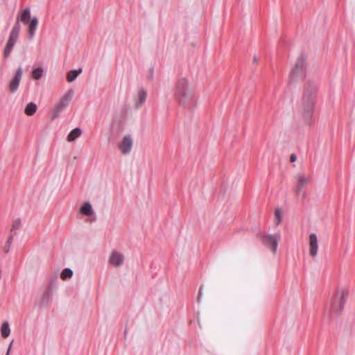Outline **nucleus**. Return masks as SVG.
Listing matches in <instances>:
<instances>
[{
  "mask_svg": "<svg viewBox=\"0 0 355 355\" xmlns=\"http://www.w3.org/2000/svg\"><path fill=\"white\" fill-rule=\"evenodd\" d=\"M82 73V69L78 70H71L67 74V80L71 83L77 78V76Z\"/></svg>",
  "mask_w": 355,
  "mask_h": 355,
  "instance_id": "obj_17",
  "label": "nucleus"
},
{
  "mask_svg": "<svg viewBox=\"0 0 355 355\" xmlns=\"http://www.w3.org/2000/svg\"><path fill=\"white\" fill-rule=\"evenodd\" d=\"M10 329L8 322H4L1 327V334L3 338H6L9 336Z\"/></svg>",
  "mask_w": 355,
  "mask_h": 355,
  "instance_id": "obj_20",
  "label": "nucleus"
},
{
  "mask_svg": "<svg viewBox=\"0 0 355 355\" xmlns=\"http://www.w3.org/2000/svg\"><path fill=\"white\" fill-rule=\"evenodd\" d=\"M253 60H254V62H257V58H256V57H254Z\"/></svg>",
  "mask_w": 355,
  "mask_h": 355,
  "instance_id": "obj_29",
  "label": "nucleus"
},
{
  "mask_svg": "<svg viewBox=\"0 0 355 355\" xmlns=\"http://www.w3.org/2000/svg\"><path fill=\"white\" fill-rule=\"evenodd\" d=\"M43 74V69L41 67H37L33 70L32 71V77L35 80H39L41 78Z\"/></svg>",
  "mask_w": 355,
  "mask_h": 355,
  "instance_id": "obj_21",
  "label": "nucleus"
},
{
  "mask_svg": "<svg viewBox=\"0 0 355 355\" xmlns=\"http://www.w3.org/2000/svg\"><path fill=\"white\" fill-rule=\"evenodd\" d=\"M82 131L80 128H76L72 130L67 136V141L69 142H72L75 141L77 138H78L81 135Z\"/></svg>",
  "mask_w": 355,
  "mask_h": 355,
  "instance_id": "obj_16",
  "label": "nucleus"
},
{
  "mask_svg": "<svg viewBox=\"0 0 355 355\" xmlns=\"http://www.w3.org/2000/svg\"><path fill=\"white\" fill-rule=\"evenodd\" d=\"M310 180L309 176H305L304 175H299L297 176V190L299 191L301 189H302L304 186H306Z\"/></svg>",
  "mask_w": 355,
  "mask_h": 355,
  "instance_id": "obj_14",
  "label": "nucleus"
},
{
  "mask_svg": "<svg viewBox=\"0 0 355 355\" xmlns=\"http://www.w3.org/2000/svg\"><path fill=\"white\" fill-rule=\"evenodd\" d=\"M10 347H11V345L9 346L8 349V352H7V353H6V355H9L10 350Z\"/></svg>",
  "mask_w": 355,
  "mask_h": 355,
  "instance_id": "obj_27",
  "label": "nucleus"
},
{
  "mask_svg": "<svg viewBox=\"0 0 355 355\" xmlns=\"http://www.w3.org/2000/svg\"><path fill=\"white\" fill-rule=\"evenodd\" d=\"M297 159V157L294 154H292L291 156H290V161L291 162H295Z\"/></svg>",
  "mask_w": 355,
  "mask_h": 355,
  "instance_id": "obj_26",
  "label": "nucleus"
},
{
  "mask_svg": "<svg viewBox=\"0 0 355 355\" xmlns=\"http://www.w3.org/2000/svg\"><path fill=\"white\" fill-rule=\"evenodd\" d=\"M318 238L315 234L309 235V254L312 257H315L318 254Z\"/></svg>",
  "mask_w": 355,
  "mask_h": 355,
  "instance_id": "obj_9",
  "label": "nucleus"
},
{
  "mask_svg": "<svg viewBox=\"0 0 355 355\" xmlns=\"http://www.w3.org/2000/svg\"><path fill=\"white\" fill-rule=\"evenodd\" d=\"M304 71V62L302 60H298L294 68L292 69L291 76L292 78L302 76Z\"/></svg>",
  "mask_w": 355,
  "mask_h": 355,
  "instance_id": "obj_11",
  "label": "nucleus"
},
{
  "mask_svg": "<svg viewBox=\"0 0 355 355\" xmlns=\"http://www.w3.org/2000/svg\"><path fill=\"white\" fill-rule=\"evenodd\" d=\"M73 95L72 90H69L58 102L52 110V119H55L69 105Z\"/></svg>",
  "mask_w": 355,
  "mask_h": 355,
  "instance_id": "obj_5",
  "label": "nucleus"
},
{
  "mask_svg": "<svg viewBox=\"0 0 355 355\" xmlns=\"http://www.w3.org/2000/svg\"><path fill=\"white\" fill-rule=\"evenodd\" d=\"M147 96L146 92L144 89L139 90L137 98L135 99V106L140 107L146 101Z\"/></svg>",
  "mask_w": 355,
  "mask_h": 355,
  "instance_id": "obj_13",
  "label": "nucleus"
},
{
  "mask_svg": "<svg viewBox=\"0 0 355 355\" xmlns=\"http://www.w3.org/2000/svg\"><path fill=\"white\" fill-rule=\"evenodd\" d=\"M315 103V90L307 89L304 92L302 101V115L308 125H311Z\"/></svg>",
  "mask_w": 355,
  "mask_h": 355,
  "instance_id": "obj_2",
  "label": "nucleus"
},
{
  "mask_svg": "<svg viewBox=\"0 0 355 355\" xmlns=\"http://www.w3.org/2000/svg\"><path fill=\"white\" fill-rule=\"evenodd\" d=\"M280 239V235L276 234L274 235H268L265 237L264 241L267 246L275 253L277 250L278 241Z\"/></svg>",
  "mask_w": 355,
  "mask_h": 355,
  "instance_id": "obj_7",
  "label": "nucleus"
},
{
  "mask_svg": "<svg viewBox=\"0 0 355 355\" xmlns=\"http://www.w3.org/2000/svg\"><path fill=\"white\" fill-rule=\"evenodd\" d=\"M174 98L178 104L184 109L191 110L197 105V96L184 78L178 80L174 89Z\"/></svg>",
  "mask_w": 355,
  "mask_h": 355,
  "instance_id": "obj_1",
  "label": "nucleus"
},
{
  "mask_svg": "<svg viewBox=\"0 0 355 355\" xmlns=\"http://www.w3.org/2000/svg\"><path fill=\"white\" fill-rule=\"evenodd\" d=\"M201 293H202V288H200V289L199 291V296H198V297L200 296Z\"/></svg>",
  "mask_w": 355,
  "mask_h": 355,
  "instance_id": "obj_28",
  "label": "nucleus"
},
{
  "mask_svg": "<svg viewBox=\"0 0 355 355\" xmlns=\"http://www.w3.org/2000/svg\"><path fill=\"white\" fill-rule=\"evenodd\" d=\"M37 110V105L33 103H29L25 107L24 112L28 116L33 115Z\"/></svg>",
  "mask_w": 355,
  "mask_h": 355,
  "instance_id": "obj_19",
  "label": "nucleus"
},
{
  "mask_svg": "<svg viewBox=\"0 0 355 355\" xmlns=\"http://www.w3.org/2000/svg\"><path fill=\"white\" fill-rule=\"evenodd\" d=\"M123 255L118 252H113L110 256L109 263L114 267H119L123 262Z\"/></svg>",
  "mask_w": 355,
  "mask_h": 355,
  "instance_id": "obj_10",
  "label": "nucleus"
},
{
  "mask_svg": "<svg viewBox=\"0 0 355 355\" xmlns=\"http://www.w3.org/2000/svg\"><path fill=\"white\" fill-rule=\"evenodd\" d=\"M72 275L73 271L69 268H65L61 272L60 277L62 280H65L68 278H71Z\"/></svg>",
  "mask_w": 355,
  "mask_h": 355,
  "instance_id": "obj_22",
  "label": "nucleus"
},
{
  "mask_svg": "<svg viewBox=\"0 0 355 355\" xmlns=\"http://www.w3.org/2000/svg\"><path fill=\"white\" fill-rule=\"evenodd\" d=\"M348 295L349 291L345 288L337 291L331 301V314H338L343 309Z\"/></svg>",
  "mask_w": 355,
  "mask_h": 355,
  "instance_id": "obj_3",
  "label": "nucleus"
},
{
  "mask_svg": "<svg viewBox=\"0 0 355 355\" xmlns=\"http://www.w3.org/2000/svg\"><path fill=\"white\" fill-rule=\"evenodd\" d=\"M132 147V139L130 136H125L119 144V148L123 154H128Z\"/></svg>",
  "mask_w": 355,
  "mask_h": 355,
  "instance_id": "obj_6",
  "label": "nucleus"
},
{
  "mask_svg": "<svg viewBox=\"0 0 355 355\" xmlns=\"http://www.w3.org/2000/svg\"><path fill=\"white\" fill-rule=\"evenodd\" d=\"M20 30L21 27L19 23L16 22L10 33L8 40L4 49L3 55L5 58L8 57L11 53L12 48L18 39Z\"/></svg>",
  "mask_w": 355,
  "mask_h": 355,
  "instance_id": "obj_4",
  "label": "nucleus"
},
{
  "mask_svg": "<svg viewBox=\"0 0 355 355\" xmlns=\"http://www.w3.org/2000/svg\"><path fill=\"white\" fill-rule=\"evenodd\" d=\"M12 242V236H9V238L8 239L4 247H3V251L7 253L9 250H10V245H11V243Z\"/></svg>",
  "mask_w": 355,
  "mask_h": 355,
  "instance_id": "obj_24",
  "label": "nucleus"
},
{
  "mask_svg": "<svg viewBox=\"0 0 355 355\" xmlns=\"http://www.w3.org/2000/svg\"><path fill=\"white\" fill-rule=\"evenodd\" d=\"M80 212L85 216H92L94 214L92 205L89 202H85L80 209Z\"/></svg>",
  "mask_w": 355,
  "mask_h": 355,
  "instance_id": "obj_18",
  "label": "nucleus"
},
{
  "mask_svg": "<svg viewBox=\"0 0 355 355\" xmlns=\"http://www.w3.org/2000/svg\"><path fill=\"white\" fill-rule=\"evenodd\" d=\"M21 225V221L19 220H15L13 224V228H18Z\"/></svg>",
  "mask_w": 355,
  "mask_h": 355,
  "instance_id": "obj_25",
  "label": "nucleus"
},
{
  "mask_svg": "<svg viewBox=\"0 0 355 355\" xmlns=\"http://www.w3.org/2000/svg\"><path fill=\"white\" fill-rule=\"evenodd\" d=\"M275 216L277 220V224L279 225L282 220V214L280 209H276L275 211Z\"/></svg>",
  "mask_w": 355,
  "mask_h": 355,
  "instance_id": "obj_23",
  "label": "nucleus"
},
{
  "mask_svg": "<svg viewBox=\"0 0 355 355\" xmlns=\"http://www.w3.org/2000/svg\"><path fill=\"white\" fill-rule=\"evenodd\" d=\"M22 76V69L21 67H19L16 71V73L13 78L10 80L9 84V89L11 92H15L19 85Z\"/></svg>",
  "mask_w": 355,
  "mask_h": 355,
  "instance_id": "obj_8",
  "label": "nucleus"
},
{
  "mask_svg": "<svg viewBox=\"0 0 355 355\" xmlns=\"http://www.w3.org/2000/svg\"><path fill=\"white\" fill-rule=\"evenodd\" d=\"M37 25V19L36 17L32 18L28 25V34L31 38H32L35 35Z\"/></svg>",
  "mask_w": 355,
  "mask_h": 355,
  "instance_id": "obj_15",
  "label": "nucleus"
},
{
  "mask_svg": "<svg viewBox=\"0 0 355 355\" xmlns=\"http://www.w3.org/2000/svg\"><path fill=\"white\" fill-rule=\"evenodd\" d=\"M31 19V12L28 8H26L23 10L20 14L18 15L17 21L19 23V20L23 22L24 24H28Z\"/></svg>",
  "mask_w": 355,
  "mask_h": 355,
  "instance_id": "obj_12",
  "label": "nucleus"
}]
</instances>
